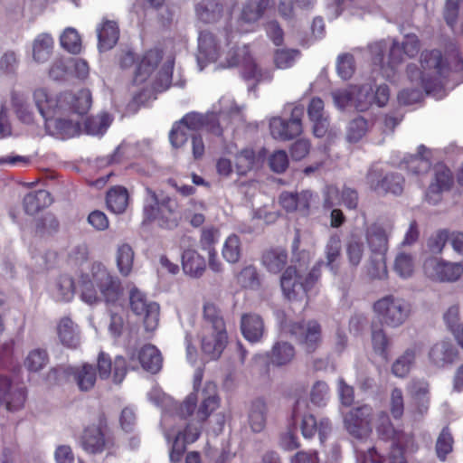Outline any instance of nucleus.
Listing matches in <instances>:
<instances>
[{
	"mask_svg": "<svg viewBox=\"0 0 463 463\" xmlns=\"http://www.w3.org/2000/svg\"><path fill=\"white\" fill-rule=\"evenodd\" d=\"M420 67L410 64L407 67L408 80L413 88L403 89L398 94V101L403 105H411L419 102L423 92L430 93L441 86L449 71L459 72L463 71V61L460 56L454 54L449 65L442 61L439 51H425L420 55Z\"/></svg>",
	"mask_w": 463,
	"mask_h": 463,
	"instance_id": "1",
	"label": "nucleus"
},
{
	"mask_svg": "<svg viewBox=\"0 0 463 463\" xmlns=\"http://www.w3.org/2000/svg\"><path fill=\"white\" fill-rule=\"evenodd\" d=\"M79 291L80 299L92 306L102 300L116 301L120 294V286L103 264L95 262L80 274Z\"/></svg>",
	"mask_w": 463,
	"mask_h": 463,
	"instance_id": "2",
	"label": "nucleus"
},
{
	"mask_svg": "<svg viewBox=\"0 0 463 463\" xmlns=\"http://www.w3.org/2000/svg\"><path fill=\"white\" fill-rule=\"evenodd\" d=\"M243 106L236 104L230 96H223L219 100V117L211 112L205 115L190 112L184 115L179 121L187 130L197 131L203 128L216 137L222 135V128L220 120L229 119L233 123L244 121Z\"/></svg>",
	"mask_w": 463,
	"mask_h": 463,
	"instance_id": "3",
	"label": "nucleus"
},
{
	"mask_svg": "<svg viewBox=\"0 0 463 463\" xmlns=\"http://www.w3.org/2000/svg\"><path fill=\"white\" fill-rule=\"evenodd\" d=\"M376 429L383 438L392 439L395 447L392 454L388 458H383L375 449H369L367 454L358 458L357 463H406L402 451L412 452L416 449L412 437L395 430L385 415L379 417Z\"/></svg>",
	"mask_w": 463,
	"mask_h": 463,
	"instance_id": "4",
	"label": "nucleus"
},
{
	"mask_svg": "<svg viewBox=\"0 0 463 463\" xmlns=\"http://www.w3.org/2000/svg\"><path fill=\"white\" fill-rule=\"evenodd\" d=\"M385 48L384 42L375 43L370 46L371 52L374 56V63L381 65L383 77L392 79L395 74L396 67L403 61V55L414 57L418 54L420 45L416 34H406L401 43L392 42L387 61H384L383 55Z\"/></svg>",
	"mask_w": 463,
	"mask_h": 463,
	"instance_id": "5",
	"label": "nucleus"
},
{
	"mask_svg": "<svg viewBox=\"0 0 463 463\" xmlns=\"http://www.w3.org/2000/svg\"><path fill=\"white\" fill-rule=\"evenodd\" d=\"M321 275L320 264L304 272L302 265L289 266L280 278V286L284 296L289 301H305L307 292L317 283Z\"/></svg>",
	"mask_w": 463,
	"mask_h": 463,
	"instance_id": "6",
	"label": "nucleus"
},
{
	"mask_svg": "<svg viewBox=\"0 0 463 463\" xmlns=\"http://www.w3.org/2000/svg\"><path fill=\"white\" fill-rule=\"evenodd\" d=\"M144 214L146 219L157 222L158 225L172 228L177 224L176 203L163 194H157L151 188H146Z\"/></svg>",
	"mask_w": 463,
	"mask_h": 463,
	"instance_id": "7",
	"label": "nucleus"
},
{
	"mask_svg": "<svg viewBox=\"0 0 463 463\" xmlns=\"http://www.w3.org/2000/svg\"><path fill=\"white\" fill-rule=\"evenodd\" d=\"M373 311L383 326L397 328L410 317L411 306L402 298L386 296L374 303Z\"/></svg>",
	"mask_w": 463,
	"mask_h": 463,
	"instance_id": "8",
	"label": "nucleus"
},
{
	"mask_svg": "<svg viewBox=\"0 0 463 463\" xmlns=\"http://www.w3.org/2000/svg\"><path fill=\"white\" fill-rule=\"evenodd\" d=\"M423 271L432 280L453 283L463 276V263L450 262L431 257L425 260Z\"/></svg>",
	"mask_w": 463,
	"mask_h": 463,
	"instance_id": "9",
	"label": "nucleus"
},
{
	"mask_svg": "<svg viewBox=\"0 0 463 463\" xmlns=\"http://www.w3.org/2000/svg\"><path fill=\"white\" fill-rule=\"evenodd\" d=\"M80 445L87 453L96 455L105 451L111 454L115 443L113 438L106 433L105 424L99 422V425H91L84 430Z\"/></svg>",
	"mask_w": 463,
	"mask_h": 463,
	"instance_id": "10",
	"label": "nucleus"
},
{
	"mask_svg": "<svg viewBox=\"0 0 463 463\" xmlns=\"http://www.w3.org/2000/svg\"><path fill=\"white\" fill-rule=\"evenodd\" d=\"M132 311L143 318L146 331H154L159 323V305L148 301L146 295L137 288H133L129 296Z\"/></svg>",
	"mask_w": 463,
	"mask_h": 463,
	"instance_id": "11",
	"label": "nucleus"
},
{
	"mask_svg": "<svg viewBox=\"0 0 463 463\" xmlns=\"http://www.w3.org/2000/svg\"><path fill=\"white\" fill-rule=\"evenodd\" d=\"M287 330L307 353L314 352L321 343V326L315 320L291 323Z\"/></svg>",
	"mask_w": 463,
	"mask_h": 463,
	"instance_id": "12",
	"label": "nucleus"
},
{
	"mask_svg": "<svg viewBox=\"0 0 463 463\" xmlns=\"http://www.w3.org/2000/svg\"><path fill=\"white\" fill-rule=\"evenodd\" d=\"M403 178L397 174L383 175V169L378 165L370 168L366 175L369 187L378 194H401L403 190Z\"/></svg>",
	"mask_w": 463,
	"mask_h": 463,
	"instance_id": "13",
	"label": "nucleus"
},
{
	"mask_svg": "<svg viewBox=\"0 0 463 463\" xmlns=\"http://www.w3.org/2000/svg\"><path fill=\"white\" fill-rule=\"evenodd\" d=\"M224 52L222 39L210 32H202L198 38L197 62L202 71L207 64L215 62Z\"/></svg>",
	"mask_w": 463,
	"mask_h": 463,
	"instance_id": "14",
	"label": "nucleus"
},
{
	"mask_svg": "<svg viewBox=\"0 0 463 463\" xmlns=\"http://www.w3.org/2000/svg\"><path fill=\"white\" fill-rule=\"evenodd\" d=\"M302 109L295 108L292 110V117L289 120H284L279 117L272 118L269 121L271 136L278 140L286 141L293 139L302 132V123L299 116Z\"/></svg>",
	"mask_w": 463,
	"mask_h": 463,
	"instance_id": "15",
	"label": "nucleus"
},
{
	"mask_svg": "<svg viewBox=\"0 0 463 463\" xmlns=\"http://www.w3.org/2000/svg\"><path fill=\"white\" fill-rule=\"evenodd\" d=\"M292 418L295 423L300 420V428L305 438H311L317 431L319 433L321 442L330 431V423L327 420H320L319 424L315 416L310 413L307 407H295L292 412Z\"/></svg>",
	"mask_w": 463,
	"mask_h": 463,
	"instance_id": "16",
	"label": "nucleus"
},
{
	"mask_svg": "<svg viewBox=\"0 0 463 463\" xmlns=\"http://www.w3.org/2000/svg\"><path fill=\"white\" fill-rule=\"evenodd\" d=\"M392 230L393 224L391 221H379L367 227L366 241L373 253L385 255Z\"/></svg>",
	"mask_w": 463,
	"mask_h": 463,
	"instance_id": "17",
	"label": "nucleus"
},
{
	"mask_svg": "<svg viewBox=\"0 0 463 463\" xmlns=\"http://www.w3.org/2000/svg\"><path fill=\"white\" fill-rule=\"evenodd\" d=\"M45 128L51 135L67 138L79 133L80 123L79 118L69 113L67 109H61L54 117L47 119Z\"/></svg>",
	"mask_w": 463,
	"mask_h": 463,
	"instance_id": "18",
	"label": "nucleus"
},
{
	"mask_svg": "<svg viewBox=\"0 0 463 463\" xmlns=\"http://www.w3.org/2000/svg\"><path fill=\"white\" fill-rule=\"evenodd\" d=\"M272 5V0H259L246 3L236 24V32L249 33L253 30L254 24L262 17L265 11Z\"/></svg>",
	"mask_w": 463,
	"mask_h": 463,
	"instance_id": "19",
	"label": "nucleus"
},
{
	"mask_svg": "<svg viewBox=\"0 0 463 463\" xmlns=\"http://www.w3.org/2000/svg\"><path fill=\"white\" fill-rule=\"evenodd\" d=\"M228 343L226 328L203 327L201 336L202 351L209 359H217L223 352Z\"/></svg>",
	"mask_w": 463,
	"mask_h": 463,
	"instance_id": "20",
	"label": "nucleus"
},
{
	"mask_svg": "<svg viewBox=\"0 0 463 463\" xmlns=\"http://www.w3.org/2000/svg\"><path fill=\"white\" fill-rule=\"evenodd\" d=\"M458 350L449 339H442L433 344L429 352L430 364L438 369L450 366L457 359Z\"/></svg>",
	"mask_w": 463,
	"mask_h": 463,
	"instance_id": "21",
	"label": "nucleus"
},
{
	"mask_svg": "<svg viewBox=\"0 0 463 463\" xmlns=\"http://www.w3.org/2000/svg\"><path fill=\"white\" fill-rule=\"evenodd\" d=\"M97 367L101 379L111 378L114 383H120L127 374L126 361L122 356H118L112 363L110 357L104 352L98 356Z\"/></svg>",
	"mask_w": 463,
	"mask_h": 463,
	"instance_id": "22",
	"label": "nucleus"
},
{
	"mask_svg": "<svg viewBox=\"0 0 463 463\" xmlns=\"http://www.w3.org/2000/svg\"><path fill=\"white\" fill-rule=\"evenodd\" d=\"M239 63L243 65L244 71L243 75L246 79H252L257 81H260L263 79V75L261 71L258 68L257 64L250 56L247 47H243L237 52L233 51V49L230 50L227 52V56L225 58V62L222 63L224 66H235Z\"/></svg>",
	"mask_w": 463,
	"mask_h": 463,
	"instance_id": "23",
	"label": "nucleus"
},
{
	"mask_svg": "<svg viewBox=\"0 0 463 463\" xmlns=\"http://www.w3.org/2000/svg\"><path fill=\"white\" fill-rule=\"evenodd\" d=\"M91 106V95L87 90H81L77 94L63 93L61 99V109L67 111L78 118L87 113Z\"/></svg>",
	"mask_w": 463,
	"mask_h": 463,
	"instance_id": "24",
	"label": "nucleus"
},
{
	"mask_svg": "<svg viewBox=\"0 0 463 463\" xmlns=\"http://www.w3.org/2000/svg\"><path fill=\"white\" fill-rule=\"evenodd\" d=\"M452 182L450 170L443 165H436L434 168V180L431 182L426 194L429 202L437 203L439 201V194L448 191Z\"/></svg>",
	"mask_w": 463,
	"mask_h": 463,
	"instance_id": "25",
	"label": "nucleus"
},
{
	"mask_svg": "<svg viewBox=\"0 0 463 463\" xmlns=\"http://www.w3.org/2000/svg\"><path fill=\"white\" fill-rule=\"evenodd\" d=\"M241 330L244 338L252 344L260 343L266 331L262 317L255 313L241 316Z\"/></svg>",
	"mask_w": 463,
	"mask_h": 463,
	"instance_id": "26",
	"label": "nucleus"
},
{
	"mask_svg": "<svg viewBox=\"0 0 463 463\" xmlns=\"http://www.w3.org/2000/svg\"><path fill=\"white\" fill-rule=\"evenodd\" d=\"M421 353L419 345H413L406 348L392 363V373L398 378H405L414 367L417 357Z\"/></svg>",
	"mask_w": 463,
	"mask_h": 463,
	"instance_id": "27",
	"label": "nucleus"
},
{
	"mask_svg": "<svg viewBox=\"0 0 463 463\" xmlns=\"http://www.w3.org/2000/svg\"><path fill=\"white\" fill-rule=\"evenodd\" d=\"M61 97L62 94L58 97H53L43 88H39L34 90L33 100L45 123L47 119L54 117V115L61 109Z\"/></svg>",
	"mask_w": 463,
	"mask_h": 463,
	"instance_id": "28",
	"label": "nucleus"
},
{
	"mask_svg": "<svg viewBox=\"0 0 463 463\" xmlns=\"http://www.w3.org/2000/svg\"><path fill=\"white\" fill-rule=\"evenodd\" d=\"M364 407H352L345 415V425L347 430L356 438H364L371 431L370 422L364 418Z\"/></svg>",
	"mask_w": 463,
	"mask_h": 463,
	"instance_id": "29",
	"label": "nucleus"
},
{
	"mask_svg": "<svg viewBox=\"0 0 463 463\" xmlns=\"http://www.w3.org/2000/svg\"><path fill=\"white\" fill-rule=\"evenodd\" d=\"M309 119L313 122V132L316 137H324L329 128L328 118L324 109V101L320 98H313L307 108Z\"/></svg>",
	"mask_w": 463,
	"mask_h": 463,
	"instance_id": "30",
	"label": "nucleus"
},
{
	"mask_svg": "<svg viewBox=\"0 0 463 463\" xmlns=\"http://www.w3.org/2000/svg\"><path fill=\"white\" fill-rule=\"evenodd\" d=\"M63 373L69 376H72L74 382L81 391H89L95 385L97 379L96 372L89 364H84L80 367L68 366L63 369Z\"/></svg>",
	"mask_w": 463,
	"mask_h": 463,
	"instance_id": "31",
	"label": "nucleus"
},
{
	"mask_svg": "<svg viewBox=\"0 0 463 463\" xmlns=\"http://www.w3.org/2000/svg\"><path fill=\"white\" fill-rule=\"evenodd\" d=\"M182 267L184 272L192 278H200L206 270L205 259L195 250H185L182 255Z\"/></svg>",
	"mask_w": 463,
	"mask_h": 463,
	"instance_id": "32",
	"label": "nucleus"
},
{
	"mask_svg": "<svg viewBox=\"0 0 463 463\" xmlns=\"http://www.w3.org/2000/svg\"><path fill=\"white\" fill-rule=\"evenodd\" d=\"M99 49L101 52L112 49L119 37V30L116 22L106 20L97 27Z\"/></svg>",
	"mask_w": 463,
	"mask_h": 463,
	"instance_id": "33",
	"label": "nucleus"
},
{
	"mask_svg": "<svg viewBox=\"0 0 463 463\" xmlns=\"http://www.w3.org/2000/svg\"><path fill=\"white\" fill-rule=\"evenodd\" d=\"M54 41L51 34L42 33L38 34L32 43L33 59L37 63L46 62L53 50Z\"/></svg>",
	"mask_w": 463,
	"mask_h": 463,
	"instance_id": "34",
	"label": "nucleus"
},
{
	"mask_svg": "<svg viewBox=\"0 0 463 463\" xmlns=\"http://www.w3.org/2000/svg\"><path fill=\"white\" fill-rule=\"evenodd\" d=\"M58 336L62 345L76 348L80 345L79 328L69 317H63L57 326Z\"/></svg>",
	"mask_w": 463,
	"mask_h": 463,
	"instance_id": "35",
	"label": "nucleus"
},
{
	"mask_svg": "<svg viewBox=\"0 0 463 463\" xmlns=\"http://www.w3.org/2000/svg\"><path fill=\"white\" fill-rule=\"evenodd\" d=\"M137 355L141 366L145 370L155 373L161 369L162 356L156 346L146 345L137 352Z\"/></svg>",
	"mask_w": 463,
	"mask_h": 463,
	"instance_id": "36",
	"label": "nucleus"
},
{
	"mask_svg": "<svg viewBox=\"0 0 463 463\" xmlns=\"http://www.w3.org/2000/svg\"><path fill=\"white\" fill-rule=\"evenodd\" d=\"M25 390L22 387L11 389L10 380L0 377V404L19 405L25 402Z\"/></svg>",
	"mask_w": 463,
	"mask_h": 463,
	"instance_id": "37",
	"label": "nucleus"
},
{
	"mask_svg": "<svg viewBox=\"0 0 463 463\" xmlns=\"http://www.w3.org/2000/svg\"><path fill=\"white\" fill-rule=\"evenodd\" d=\"M161 58V52L158 50H150L146 52L137 67L134 81L137 84L146 81L157 66Z\"/></svg>",
	"mask_w": 463,
	"mask_h": 463,
	"instance_id": "38",
	"label": "nucleus"
},
{
	"mask_svg": "<svg viewBox=\"0 0 463 463\" xmlns=\"http://www.w3.org/2000/svg\"><path fill=\"white\" fill-rule=\"evenodd\" d=\"M261 262L269 272L278 274L288 263V253L281 248L268 250L263 253Z\"/></svg>",
	"mask_w": 463,
	"mask_h": 463,
	"instance_id": "39",
	"label": "nucleus"
},
{
	"mask_svg": "<svg viewBox=\"0 0 463 463\" xmlns=\"http://www.w3.org/2000/svg\"><path fill=\"white\" fill-rule=\"evenodd\" d=\"M269 363L275 366H283L289 364L295 357V349L287 342H277L267 354Z\"/></svg>",
	"mask_w": 463,
	"mask_h": 463,
	"instance_id": "40",
	"label": "nucleus"
},
{
	"mask_svg": "<svg viewBox=\"0 0 463 463\" xmlns=\"http://www.w3.org/2000/svg\"><path fill=\"white\" fill-rule=\"evenodd\" d=\"M345 250L350 267L357 268L361 264L365 251L363 239L356 234L351 235L345 244Z\"/></svg>",
	"mask_w": 463,
	"mask_h": 463,
	"instance_id": "41",
	"label": "nucleus"
},
{
	"mask_svg": "<svg viewBox=\"0 0 463 463\" xmlns=\"http://www.w3.org/2000/svg\"><path fill=\"white\" fill-rule=\"evenodd\" d=\"M406 167L415 175L427 173L430 168V152L423 146L418 147V154L404 160Z\"/></svg>",
	"mask_w": 463,
	"mask_h": 463,
	"instance_id": "42",
	"label": "nucleus"
},
{
	"mask_svg": "<svg viewBox=\"0 0 463 463\" xmlns=\"http://www.w3.org/2000/svg\"><path fill=\"white\" fill-rule=\"evenodd\" d=\"M52 203L49 192L38 190L26 194L24 198V207L28 214L33 215Z\"/></svg>",
	"mask_w": 463,
	"mask_h": 463,
	"instance_id": "43",
	"label": "nucleus"
},
{
	"mask_svg": "<svg viewBox=\"0 0 463 463\" xmlns=\"http://www.w3.org/2000/svg\"><path fill=\"white\" fill-rule=\"evenodd\" d=\"M203 319L206 328H226L223 317L219 307L211 300L203 304Z\"/></svg>",
	"mask_w": 463,
	"mask_h": 463,
	"instance_id": "44",
	"label": "nucleus"
},
{
	"mask_svg": "<svg viewBox=\"0 0 463 463\" xmlns=\"http://www.w3.org/2000/svg\"><path fill=\"white\" fill-rule=\"evenodd\" d=\"M242 245L241 239L236 234L229 235L222 247V256L230 264L238 263L241 260Z\"/></svg>",
	"mask_w": 463,
	"mask_h": 463,
	"instance_id": "45",
	"label": "nucleus"
},
{
	"mask_svg": "<svg viewBox=\"0 0 463 463\" xmlns=\"http://www.w3.org/2000/svg\"><path fill=\"white\" fill-rule=\"evenodd\" d=\"M128 203V194L124 187H114L107 194V205L115 213H122Z\"/></svg>",
	"mask_w": 463,
	"mask_h": 463,
	"instance_id": "46",
	"label": "nucleus"
},
{
	"mask_svg": "<svg viewBox=\"0 0 463 463\" xmlns=\"http://www.w3.org/2000/svg\"><path fill=\"white\" fill-rule=\"evenodd\" d=\"M75 294V286L72 278L61 275L56 281L52 295L57 301L69 302Z\"/></svg>",
	"mask_w": 463,
	"mask_h": 463,
	"instance_id": "47",
	"label": "nucleus"
},
{
	"mask_svg": "<svg viewBox=\"0 0 463 463\" xmlns=\"http://www.w3.org/2000/svg\"><path fill=\"white\" fill-rule=\"evenodd\" d=\"M116 262L118 269L122 276L127 277L131 273L134 262V251L128 244L123 243L118 247Z\"/></svg>",
	"mask_w": 463,
	"mask_h": 463,
	"instance_id": "48",
	"label": "nucleus"
},
{
	"mask_svg": "<svg viewBox=\"0 0 463 463\" xmlns=\"http://www.w3.org/2000/svg\"><path fill=\"white\" fill-rule=\"evenodd\" d=\"M198 17L205 23L217 21L222 13V5L219 2L203 0L196 7Z\"/></svg>",
	"mask_w": 463,
	"mask_h": 463,
	"instance_id": "49",
	"label": "nucleus"
},
{
	"mask_svg": "<svg viewBox=\"0 0 463 463\" xmlns=\"http://www.w3.org/2000/svg\"><path fill=\"white\" fill-rule=\"evenodd\" d=\"M341 250L342 244L340 237L336 234L330 236L325 246V255L326 266L333 271H336L337 269L335 262L341 256Z\"/></svg>",
	"mask_w": 463,
	"mask_h": 463,
	"instance_id": "50",
	"label": "nucleus"
},
{
	"mask_svg": "<svg viewBox=\"0 0 463 463\" xmlns=\"http://www.w3.org/2000/svg\"><path fill=\"white\" fill-rule=\"evenodd\" d=\"M372 346L374 354L387 360L389 356V349L391 341L387 337L386 333L382 328H373L372 330Z\"/></svg>",
	"mask_w": 463,
	"mask_h": 463,
	"instance_id": "51",
	"label": "nucleus"
},
{
	"mask_svg": "<svg viewBox=\"0 0 463 463\" xmlns=\"http://www.w3.org/2000/svg\"><path fill=\"white\" fill-rule=\"evenodd\" d=\"M112 122L108 113H101L96 117L89 118L85 122V131L89 135H103Z\"/></svg>",
	"mask_w": 463,
	"mask_h": 463,
	"instance_id": "52",
	"label": "nucleus"
},
{
	"mask_svg": "<svg viewBox=\"0 0 463 463\" xmlns=\"http://www.w3.org/2000/svg\"><path fill=\"white\" fill-rule=\"evenodd\" d=\"M61 45L71 53H80L82 48L81 38L75 28L68 27L60 37Z\"/></svg>",
	"mask_w": 463,
	"mask_h": 463,
	"instance_id": "53",
	"label": "nucleus"
},
{
	"mask_svg": "<svg viewBox=\"0 0 463 463\" xmlns=\"http://www.w3.org/2000/svg\"><path fill=\"white\" fill-rule=\"evenodd\" d=\"M414 260L411 255L401 252L396 256L393 269L399 277L402 279L410 278L414 272Z\"/></svg>",
	"mask_w": 463,
	"mask_h": 463,
	"instance_id": "54",
	"label": "nucleus"
},
{
	"mask_svg": "<svg viewBox=\"0 0 463 463\" xmlns=\"http://www.w3.org/2000/svg\"><path fill=\"white\" fill-rule=\"evenodd\" d=\"M49 362L48 354L43 349L32 350L25 358L24 365L30 372H39L43 369Z\"/></svg>",
	"mask_w": 463,
	"mask_h": 463,
	"instance_id": "55",
	"label": "nucleus"
},
{
	"mask_svg": "<svg viewBox=\"0 0 463 463\" xmlns=\"http://www.w3.org/2000/svg\"><path fill=\"white\" fill-rule=\"evenodd\" d=\"M454 439L449 428H444L436 441V454L439 460L444 461L447 455L453 450Z\"/></svg>",
	"mask_w": 463,
	"mask_h": 463,
	"instance_id": "56",
	"label": "nucleus"
},
{
	"mask_svg": "<svg viewBox=\"0 0 463 463\" xmlns=\"http://www.w3.org/2000/svg\"><path fill=\"white\" fill-rule=\"evenodd\" d=\"M373 103V88L369 85H364L360 88L355 87L354 96V107L359 111L367 110Z\"/></svg>",
	"mask_w": 463,
	"mask_h": 463,
	"instance_id": "57",
	"label": "nucleus"
},
{
	"mask_svg": "<svg viewBox=\"0 0 463 463\" xmlns=\"http://www.w3.org/2000/svg\"><path fill=\"white\" fill-rule=\"evenodd\" d=\"M256 163V156L252 149L245 148L237 154L235 165L239 175H245L250 171Z\"/></svg>",
	"mask_w": 463,
	"mask_h": 463,
	"instance_id": "58",
	"label": "nucleus"
},
{
	"mask_svg": "<svg viewBox=\"0 0 463 463\" xmlns=\"http://www.w3.org/2000/svg\"><path fill=\"white\" fill-rule=\"evenodd\" d=\"M221 232L219 229L209 226L205 227L201 232L199 244L202 250L209 252L215 250V245L219 241Z\"/></svg>",
	"mask_w": 463,
	"mask_h": 463,
	"instance_id": "59",
	"label": "nucleus"
},
{
	"mask_svg": "<svg viewBox=\"0 0 463 463\" xmlns=\"http://www.w3.org/2000/svg\"><path fill=\"white\" fill-rule=\"evenodd\" d=\"M238 283L246 288L257 289L260 287L259 274L255 267L243 268L237 276Z\"/></svg>",
	"mask_w": 463,
	"mask_h": 463,
	"instance_id": "60",
	"label": "nucleus"
},
{
	"mask_svg": "<svg viewBox=\"0 0 463 463\" xmlns=\"http://www.w3.org/2000/svg\"><path fill=\"white\" fill-rule=\"evenodd\" d=\"M354 86L344 90H336L331 93L335 106L340 110H343L351 106L354 107Z\"/></svg>",
	"mask_w": 463,
	"mask_h": 463,
	"instance_id": "61",
	"label": "nucleus"
},
{
	"mask_svg": "<svg viewBox=\"0 0 463 463\" xmlns=\"http://www.w3.org/2000/svg\"><path fill=\"white\" fill-rule=\"evenodd\" d=\"M375 255L371 259L367 272L373 279H383L388 274L385 255Z\"/></svg>",
	"mask_w": 463,
	"mask_h": 463,
	"instance_id": "62",
	"label": "nucleus"
},
{
	"mask_svg": "<svg viewBox=\"0 0 463 463\" xmlns=\"http://www.w3.org/2000/svg\"><path fill=\"white\" fill-rule=\"evenodd\" d=\"M330 397V388L324 381H317L311 387L309 402L314 404L326 402Z\"/></svg>",
	"mask_w": 463,
	"mask_h": 463,
	"instance_id": "63",
	"label": "nucleus"
},
{
	"mask_svg": "<svg viewBox=\"0 0 463 463\" xmlns=\"http://www.w3.org/2000/svg\"><path fill=\"white\" fill-rule=\"evenodd\" d=\"M409 393L411 398L417 402L428 403L430 402V387L428 383L423 381H413L409 385Z\"/></svg>",
	"mask_w": 463,
	"mask_h": 463,
	"instance_id": "64",
	"label": "nucleus"
}]
</instances>
